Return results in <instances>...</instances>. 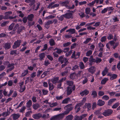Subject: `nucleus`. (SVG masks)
I'll return each mask as SVG.
<instances>
[{"instance_id":"19","label":"nucleus","mask_w":120,"mask_h":120,"mask_svg":"<svg viewBox=\"0 0 120 120\" xmlns=\"http://www.w3.org/2000/svg\"><path fill=\"white\" fill-rule=\"evenodd\" d=\"M57 120L62 119L64 116V114L63 113L55 115Z\"/></svg>"},{"instance_id":"12","label":"nucleus","mask_w":120,"mask_h":120,"mask_svg":"<svg viewBox=\"0 0 120 120\" xmlns=\"http://www.w3.org/2000/svg\"><path fill=\"white\" fill-rule=\"evenodd\" d=\"M89 91L87 90H85L80 93V94L81 96H83L84 95H87L89 93Z\"/></svg>"},{"instance_id":"30","label":"nucleus","mask_w":120,"mask_h":120,"mask_svg":"<svg viewBox=\"0 0 120 120\" xmlns=\"http://www.w3.org/2000/svg\"><path fill=\"white\" fill-rule=\"evenodd\" d=\"M26 107H30L32 105V102L31 100H29L26 103Z\"/></svg>"},{"instance_id":"57","label":"nucleus","mask_w":120,"mask_h":120,"mask_svg":"<svg viewBox=\"0 0 120 120\" xmlns=\"http://www.w3.org/2000/svg\"><path fill=\"white\" fill-rule=\"evenodd\" d=\"M71 44L70 42H68L64 44H63L64 47H66L69 46Z\"/></svg>"},{"instance_id":"20","label":"nucleus","mask_w":120,"mask_h":120,"mask_svg":"<svg viewBox=\"0 0 120 120\" xmlns=\"http://www.w3.org/2000/svg\"><path fill=\"white\" fill-rule=\"evenodd\" d=\"M70 98L68 97L63 100L62 101V103L63 104H67L68 103L69 101H70Z\"/></svg>"},{"instance_id":"31","label":"nucleus","mask_w":120,"mask_h":120,"mask_svg":"<svg viewBox=\"0 0 120 120\" xmlns=\"http://www.w3.org/2000/svg\"><path fill=\"white\" fill-rule=\"evenodd\" d=\"M75 29H70L66 30L67 32H70L71 34H73L75 33Z\"/></svg>"},{"instance_id":"41","label":"nucleus","mask_w":120,"mask_h":120,"mask_svg":"<svg viewBox=\"0 0 120 120\" xmlns=\"http://www.w3.org/2000/svg\"><path fill=\"white\" fill-rule=\"evenodd\" d=\"M79 67L78 65H76L74 66H73L71 70L73 71H75L78 69Z\"/></svg>"},{"instance_id":"35","label":"nucleus","mask_w":120,"mask_h":120,"mask_svg":"<svg viewBox=\"0 0 120 120\" xmlns=\"http://www.w3.org/2000/svg\"><path fill=\"white\" fill-rule=\"evenodd\" d=\"M57 18H58V20L61 21H63L64 20V14L61 15L59 17L58 16H57Z\"/></svg>"},{"instance_id":"48","label":"nucleus","mask_w":120,"mask_h":120,"mask_svg":"<svg viewBox=\"0 0 120 120\" xmlns=\"http://www.w3.org/2000/svg\"><path fill=\"white\" fill-rule=\"evenodd\" d=\"M32 112H33L31 111L27 112L25 114V116L26 117H29L30 115V114Z\"/></svg>"},{"instance_id":"2","label":"nucleus","mask_w":120,"mask_h":120,"mask_svg":"<svg viewBox=\"0 0 120 120\" xmlns=\"http://www.w3.org/2000/svg\"><path fill=\"white\" fill-rule=\"evenodd\" d=\"M113 110L111 109H108L105 110L102 113V114L105 117L109 116L112 113Z\"/></svg>"},{"instance_id":"38","label":"nucleus","mask_w":120,"mask_h":120,"mask_svg":"<svg viewBox=\"0 0 120 120\" xmlns=\"http://www.w3.org/2000/svg\"><path fill=\"white\" fill-rule=\"evenodd\" d=\"M28 73V69L25 70L23 72L22 74V77H24Z\"/></svg>"},{"instance_id":"4","label":"nucleus","mask_w":120,"mask_h":120,"mask_svg":"<svg viewBox=\"0 0 120 120\" xmlns=\"http://www.w3.org/2000/svg\"><path fill=\"white\" fill-rule=\"evenodd\" d=\"M109 43L111 46H112V47L113 49H115L119 44V42L115 43L113 41H110L109 42Z\"/></svg>"},{"instance_id":"42","label":"nucleus","mask_w":120,"mask_h":120,"mask_svg":"<svg viewBox=\"0 0 120 120\" xmlns=\"http://www.w3.org/2000/svg\"><path fill=\"white\" fill-rule=\"evenodd\" d=\"M15 25V24L14 23H12L9 26L8 28L9 31L11 30H12Z\"/></svg>"},{"instance_id":"15","label":"nucleus","mask_w":120,"mask_h":120,"mask_svg":"<svg viewBox=\"0 0 120 120\" xmlns=\"http://www.w3.org/2000/svg\"><path fill=\"white\" fill-rule=\"evenodd\" d=\"M116 100V99L115 98H112L109 100L108 102V105L109 106L111 105L112 103L115 102Z\"/></svg>"},{"instance_id":"46","label":"nucleus","mask_w":120,"mask_h":120,"mask_svg":"<svg viewBox=\"0 0 120 120\" xmlns=\"http://www.w3.org/2000/svg\"><path fill=\"white\" fill-rule=\"evenodd\" d=\"M84 78V79L82 82V83L84 84L86 83L88 81V78L86 77H85Z\"/></svg>"},{"instance_id":"9","label":"nucleus","mask_w":120,"mask_h":120,"mask_svg":"<svg viewBox=\"0 0 120 120\" xmlns=\"http://www.w3.org/2000/svg\"><path fill=\"white\" fill-rule=\"evenodd\" d=\"M59 78L58 77H54L50 80V81L53 84H55L56 83H58Z\"/></svg>"},{"instance_id":"62","label":"nucleus","mask_w":120,"mask_h":120,"mask_svg":"<svg viewBox=\"0 0 120 120\" xmlns=\"http://www.w3.org/2000/svg\"><path fill=\"white\" fill-rule=\"evenodd\" d=\"M55 17V16H54L52 15H49L46 17L45 18L46 19H50L53 18Z\"/></svg>"},{"instance_id":"45","label":"nucleus","mask_w":120,"mask_h":120,"mask_svg":"<svg viewBox=\"0 0 120 120\" xmlns=\"http://www.w3.org/2000/svg\"><path fill=\"white\" fill-rule=\"evenodd\" d=\"M107 38L106 36L102 37L101 39V42H105Z\"/></svg>"},{"instance_id":"17","label":"nucleus","mask_w":120,"mask_h":120,"mask_svg":"<svg viewBox=\"0 0 120 120\" xmlns=\"http://www.w3.org/2000/svg\"><path fill=\"white\" fill-rule=\"evenodd\" d=\"M35 1V0H25V2L27 3H30V5L32 6L34 3Z\"/></svg>"},{"instance_id":"24","label":"nucleus","mask_w":120,"mask_h":120,"mask_svg":"<svg viewBox=\"0 0 120 120\" xmlns=\"http://www.w3.org/2000/svg\"><path fill=\"white\" fill-rule=\"evenodd\" d=\"M45 56V54L44 52H42L40 53L39 55V57H40L41 60H43Z\"/></svg>"},{"instance_id":"55","label":"nucleus","mask_w":120,"mask_h":120,"mask_svg":"<svg viewBox=\"0 0 120 120\" xmlns=\"http://www.w3.org/2000/svg\"><path fill=\"white\" fill-rule=\"evenodd\" d=\"M69 62L68 61H66L65 62H64V64H62L61 65V67L62 68H64L68 64Z\"/></svg>"},{"instance_id":"40","label":"nucleus","mask_w":120,"mask_h":120,"mask_svg":"<svg viewBox=\"0 0 120 120\" xmlns=\"http://www.w3.org/2000/svg\"><path fill=\"white\" fill-rule=\"evenodd\" d=\"M48 48V45L47 44H45L43 45V49H41V51L43 52L46 50Z\"/></svg>"},{"instance_id":"59","label":"nucleus","mask_w":120,"mask_h":120,"mask_svg":"<svg viewBox=\"0 0 120 120\" xmlns=\"http://www.w3.org/2000/svg\"><path fill=\"white\" fill-rule=\"evenodd\" d=\"M43 72V71L42 70H38L37 72V76L38 77H39L41 74Z\"/></svg>"},{"instance_id":"27","label":"nucleus","mask_w":120,"mask_h":120,"mask_svg":"<svg viewBox=\"0 0 120 120\" xmlns=\"http://www.w3.org/2000/svg\"><path fill=\"white\" fill-rule=\"evenodd\" d=\"M34 17V15L33 14H31L28 15L27 18L29 21H32Z\"/></svg>"},{"instance_id":"25","label":"nucleus","mask_w":120,"mask_h":120,"mask_svg":"<svg viewBox=\"0 0 120 120\" xmlns=\"http://www.w3.org/2000/svg\"><path fill=\"white\" fill-rule=\"evenodd\" d=\"M91 95L93 98H96L97 97V94L96 91H92Z\"/></svg>"},{"instance_id":"10","label":"nucleus","mask_w":120,"mask_h":120,"mask_svg":"<svg viewBox=\"0 0 120 120\" xmlns=\"http://www.w3.org/2000/svg\"><path fill=\"white\" fill-rule=\"evenodd\" d=\"M105 103V102L104 101H103L101 99H99L98 101L97 105L98 106H101L104 105Z\"/></svg>"},{"instance_id":"53","label":"nucleus","mask_w":120,"mask_h":120,"mask_svg":"<svg viewBox=\"0 0 120 120\" xmlns=\"http://www.w3.org/2000/svg\"><path fill=\"white\" fill-rule=\"evenodd\" d=\"M112 20L114 21V22H119V19L116 17L114 16L112 18Z\"/></svg>"},{"instance_id":"52","label":"nucleus","mask_w":120,"mask_h":120,"mask_svg":"<svg viewBox=\"0 0 120 120\" xmlns=\"http://www.w3.org/2000/svg\"><path fill=\"white\" fill-rule=\"evenodd\" d=\"M75 74L74 73H72L70 74V77L72 79H74L75 78Z\"/></svg>"},{"instance_id":"11","label":"nucleus","mask_w":120,"mask_h":120,"mask_svg":"<svg viewBox=\"0 0 120 120\" xmlns=\"http://www.w3.org/2000/svg\"><path fill=\"white\" fill-rule=\"evenodd\" d=\"M109 69L107 68V67H105L104 69L102 71V74L103 76H105L108 72Z\"/></svg>"},{"instance_id":"43","label":"nucleus","mask_w":120,"mask_h":120,"mask_svg":"<svg viewBox=\"0 0 120 120\" xmlns=\"http://www.w3.org/2000/svg\"><path fill=\"white\" fill-rule=\"evenodd\" d=\"M102 98L105 100L107 101L109 100V97L108 95H105L103 96Z\"/></svg>"},{"instance_id":"28","label":"nucleus","mask_w":120,"mask_h":120,"mask_svg":"<svg viewBox=\"0 0 120 120\" xmlns=\"http://www.w3.org/2000/svg\"><path fill=\"white\" fill-rule=\"evenodd\" d=\"M32 107L33 109L35 110H36L40 107L39 104L38 103L33 104V105Z\"/></svg>"},{"instance_id":"16","label":"nucleus","mask_w":120,"mask_h":120,"mask_svg":"<svg viewBox=\"0 0 120 120\" xmlns=\"http://www.w3.org/2000/svg\"><path fill=\"white\" fill-rule=\"evenodd\" d=\"M84 106L87 109L88 111H89L91 109V104L89 103H86L85 104Z\"/></svg>"},{"instance_id":"5","label":"nucleus","mask_w":120,"mask_h":120,"mask_svg":"<svg viewBox=\"0 0 120 120\" xmlns=\"http://www.w3.org/2000/svg\"><path fill=\"white\" fill-rule=\"evenodd\" d=\"M58 61L61 63V64L65 62L66 61H68V59L65 57H64V55L60 56L58 59Z\"/></svg>"},{"instance_id":"60","label":"nucleus","mask_w":120,"mask_h":120,"mask_svg":"<svg viewBox=\"0 0 120 120\" xmlns=\"http://www.w3.org/2000/svg\"><path fill=\"white\" fill-rule=\"evenodd\" d=\"M94 114L97 115H99L101 114V112L99 110H97L96 111L94 112Z\"/></svg>"},{"instance_id":"33","label":"nucleus","mask_w":120,"mask_h":120,"mask_svg":"<svg viewBox=\"0 0 120 120\" xmlns=\"http://www.w3.org/2000/svg\"><path fill=\"white\" fill-rule=\"evenodd\" d=\"M117 77V75L115 74H112L110 77V79L111 80H113L116 78Z\"/></svg>"},{"instance_id":"26","label":"nucleus","mask_w":120,"mask_h":120,"mask_svg":"<svg viewBox=\"0 0 120 120\" xmlns=\"http://www.w3.org/2000/svg\"><path fill=\"white\" fill-rule=\"evenodd\" d=\"M56 50H57V51L56 52L58 54H60L61 53H63V50L61 49L57 48L56 47L54 49V51H55Z\"/></svg>"},{"instance_id":"39","label":"nucleus","mask_w":120,"mask_h":120,"mask_svg":"<svg viewBox=\"0 0 120 120\" xmlns=\"http://www.w3.org/2000/svg\"><path fill=\"white\" fill-rule=\"evenodd\" d=\"M92 51L90 50L87 51L86 53V56H89L92 54Z\"/></svg>"},{"instance_id":"23","label":"nucleus","mask_w":120,"mask_h":120,"mask_svg":"<svg viewBox=\"0 0 120 120\" xmlns=\"http://www.w3.org/2000/svg\"><path fill=\"white\" fill-rule=\"evenodd\" d=\"M72 104H68L65 107V108H67V109L66 110H67L69 112H70L71 110L72 109V107H71Z\"/></svg>"},{"instance_id":"13","label":"nucleus","mask_w":120,"mask_h":120,"mask_svg":"<svg viewBox=\"0 0 120 120\" xmlns=\"http://www.w3.org/2000/svg\"><path fill=\"white\" fill-rule=\"evenodd\" d=\"M5 50H8L11 47L10 44L8 42L5 43L4 46Z\"/></svg>"},{"instance_id":"50","label":"nucleus","mask_w":120,"mask_h":120,"mask_svg":"<svg viewBox=\"0 0 120 120\" xmlns=\"http://www.w3.org/2000/svg\"><path fill=\"white\" fill-rule=\"evenodd\" d=\"M42 91L44 95H47L49 92V91L47 90L44 89H42Z\"/></svg>"},{"instance_id":"32","label":"nucleus","mask_w":120,"mask_h":120,"mask_svg":"<svg viewBox=\"0 0 120 120\" xmlns=\"http://www.w3.org/2000/svg\"><path fill=\"white\" fill-rule=\"evenodd\" d=\"M73 116L72 115H70L67 116L65 119L66 120H72Z\"/></svg>"},{"instance_id":"63","label":"nucleus","mask_w":120,"mask_h":120,"mask_svg":"<svg viewBox=\"0 0 120 120\" xmlns=\"http://www.w3.org/2000/svg\"><path fill=\"white\" fill-rule=\"evenodd\" d=\"M47 58L50 61H52L53 60V58L52 56L50 55H48L47 56Z\"/></svg>"},{"instance_id":"1","label":"nucleus","mask_w":120,"mask_h":120,"mask_svg":"<svg viewBox=\"0 0 120 120\" xmlns=\"http://www.w3.org/2000/svg\"><path fill=\"white\" fill-rule=\"evenodd\" d=\"M66 84L68 86L67 87V94L68 95H69L72 93L73 91L75 90V86L74 84V82L71 81H67Z\"/></svg>"},{"instance_id":"29","label":"nucleus","mask_w":120,"mask_h":120,"mask_svg":"<svg viewBox=\"0 0 120 120\" xmlns=\"http://www.w3.org/2000/svg\"><path fill=\"white\" fill-rule=\"evenodd\" d=\"M108 80V79L106 77L104 78L101 80V84L102 85L105 84Z\"/></svg>"},{"instance_id":"49","label":"nucleus","mask_w":120,"mask_h":120,"mask_svg":"<svg viewBox=\"0 0 120 120\" xmlns=\"http://www.w3.org/2000/svg\"><path fill=\"white\" fill-rule=\"evenodd\" d=\"M9 22V21H6L2 23L1 24V26L2 27H4Z\"/></svg>"},{"instance_id":"37","label":"nucleus","mask_w":120,"mask_h":120,"mask_svg":"<svg viewBox=\"0 0 120 120\" xmlns=\"http://www.w3.org/2000/svg\"><path fill=\"white\" fill-rule=\"evenodd\" d=\"M79 65L80 68L81 69H83L85 68L84 63L82 62H80L79 64Z\"/></svg>"},{"instance_id":"47","label":"nucleus","mask_w":120,"mask_h":120,"mask_svg":"<svg viewBox=\"0 0 120 120\" xmlns=\"http://www.w3.org/2000/svg\"><path fill=\"white\" fill-rule=\"evenodd\" d=\"M102 61L101 59L97 57L96 59H95V61L96 63H99L101 62Z\"/></svg>"},{"instance_id":"7","label":"nucleus","mask_w":120,"mask_h":120,"mask_svg":"<svg viewBox=\"0 0 120 120\" xmlns=\"http://www.w3.org/2000/svg\"><path fill=\"white\" fill-rule=\"evenodd\" d=\"M32 116L35 119L39 120L42 117V114L40 113H38L33 114Z\"/></svg>"},{"instance_id":"8","label":"nucleus","mask_w":120,"mask_h":120,"mask_svg":"<svg viewBox=\"0 0 120 120\" xmlns=\"http://www.w3.org/2000/svg\"><path fill=\"white\" fill-rule=\"evenodd\" d=\"M83 104L82 102L79 103L77 104L75 106V109L76 110V112H78L80 110V107H81Z\"/></svg>"},{"instance_id":"18","label":"nucleus","mask_w":120,"mask_h":120,"mask_svg":"<svg viewBox=\"0 0 120 120\" xmlns=\"http://www.w3.org/2000/svg\"><path fill=\"white\" fill-rule=\"evenodd\" d=\"M49 86V91H51L53 90L54 88V87L53 84L51 83L49 81L48 82Z\"/></svg>"},{"instance_id":"51","label":"nucleus","mask_w":120,"mask_h":120,"mask_svg":"<svg viewBox=\"0 0 120 120\" xmlns=\"http://www.w3.org/2000/svg\"><path fill=\"white\" fill-rule=\"evenodd\" d=\"M74 120H82L80 116L76 115L75 116Z\"/></svg>"},{"instance_id":"44","label":"nucleus","mask_w":120,"mask_h":120,"mask_svg":"<svg viewBox=\"0 0 120 120\" xmlns=\"http://www.w3.org/2000/svg\"><path fill=\"white\" fill-rule=\"evenodd\" d=\"M91 38H87L86 40L83 42V43L85 44H87L91 40Z\"/></svg>"},{"instance_id":"34","label":"nucleus","mask_w":120,"mask_h":120,"mask_svg":"<svg viewBox=\"0 0 120 120\" xmlns=\"http://www.w3.org/2000/svg\"><path fill=\"white\" fill-rule=\"evenodd\" d=\"M49 42L50 45L51 46H53L55 45V41L53 39H51L49 41Z\"/></svg>"},{"instance_id":"3","label":"nucleus","mask_w":120,"mask_h":120,"mask_svg":"<svg viewBox=\"0 0 120 120\" xmlns=\"http://www.w3.org/2000/svg\"><path fill=\"white\" fill-rule=\"evenodd\" d=\"M22 42V40H17L15 41L12 47L14 49H15L18 47H19L21 45V43Z\"/></svg>"},{"instance_id":"54","label":"nucleus","mask_w":120,"mask_h":120,"mask_svg":"<svg viewBox=\"0 0 120 120\" xmlns=\"http://www.w3.org/2000/svg\"><path fill=\"white\" fill-rule=\"evenodd\" d=\"M20 92L22 93L25 90L26 87L25 86H24V87L22 88V86H20Z\"/></svg>"},{"instance_id":"58","label":"nucleus","mask_w":120,"mask_h":120,"mask_svg":"<svg viewBox=\"0 0 120 120\" xmlns=\"http://www.w3.org/2000/svg\"><path fill=\"white\" fill-rule=\"evenodd\" d=\"M107 38L109 40H111L113 39V36L112 34H110L107 36Z\"/></svg>"},{"instance_id":"6","label":"nucleus","mask_w":120,"mask_h":120,"mask_svg":"<svg viewBox=\"0 0 120 120\" xmlns=\"http://www.w3.org/2000/svg\"><path fill=\"white\" fill-rule=\"evenodd\" d=\"M64 18L67 19H72L73 18V14L71 12L66 13L64 14Z\"/></svg>"},{"instance_id":"21","label":"nucleus","mask_w":120,"mask_h":120,"mask_svg":"<svg viewBox=\"0 0 120 120\" xmlns=\"http://www.w3.org/2000/svg\"><path fill=\"white\" fill-rule=\"evenodd\" d=\"M13 118L14 120H16L18 119L20 116V115L19 114L14 113L12 115Z\"/></svg>"},{"instance_id":"64","label":"nucleus","mask_w":120,"mask_h":120,"mask_svg":"<svg viewBox=\"0 0 120 120\" xmlns=\"http://www.w3.org/2000/svg\"><path fill=\"white\" fill-rule=\"evenodd\" d=\"M104 94V92L103 91H100L98 93V95L100 97L103 96Z\"/></svg>"},{"instance_id":"14","label":"nucleus","mask_w":120,"mask_h":120,"mask_svg":"<svg viewBox=\"0 0 120 120\" xmlns=\"http://www.w3.org/2000/svg\"><path fill=\"white\" fill-rule=\"evenodd\" d=\"M95 59L94 58L89 59V65L90 66L94 64L95 62Z\"/></svg>"},{"instance_id":"22","label":"nucleus","mask_w":120,"mask_h":120,"mask_svg":"<svg viewBox=\"0 0 120 120\" xmlns=\"http://www.w3.org/2000/svg\"><path fill=\"white\" fill-rule=\"evenodd\" d=\"M95 67L94 66H91L89 68L88 71L90 72L91 74H93L95 70H94Z\"/></svg>"},{"instance_id":"56","label":"nucleus","mask_w":120,"mask_h":120,"mask_svg":"<svg viewBox=\"0 0 120 120\" xmlns=\"http://www.w3.org/2000/svg\"><path fill=\"white\" fill-rule=\"evenodd\" d=\"M90 8H87L85 9V12L86 14H89L90 13Z\"/></svg>"},{"instance_id":"61","label":"nucleus","mask_w":120,"mask_h":120,"mask_svg":"<svg viewBox=\"0 0 120 120\" xmlns=\"http://www.w3.org/2000/svg\"><path fill=\"white\" fill-rule=\"evenodd\" d=\"M50 63L48 60H45L44 61V65L45 66H47Z\"/></svg>"},{"instance_id":"36","label":"nucleus","mask_w":120,"mask_h":120,"mask_svg":"<svg viewBox=\"0 0 120 120\" xmlns=\"http://www.w3.org/2000/svg\"><path fill=\"white\" fill-rule=\"evenodd\" d=\"M119 102H117L114 104L112 106V108L113 109H115L117 108L120 105Z\"/></svg>"}]
</instances>
